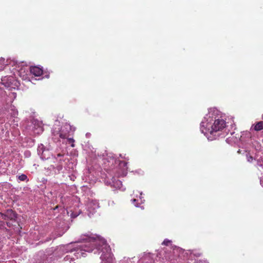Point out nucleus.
Here are the masks:
<instances>
[{"instance_id":"nucleus-1","label":"nucleus","mask_w":263,"mask_h":263,"mask_svg":"<svg viewBox=\"0 0 263 263\" xmlns=\"http://www.w3.org/2000/svg\"><path fill=\"white\" fill-rule=\"evenodd\" d=\"M85 239L88 241L87 244L81 246L84 251L91 252L95 249L94 246H96L97 251L102 253L100 258L104 263L113 262L114 255L111 252L110 246L105 239L99 236L95 237L86 236Z\"/></svg>"},{"instance_id":"nucleus-2","label":"nucleus","mask_w":263,"mask_h":263,"mask_svg":"<svg viewBox=\"0 0 263 263\" xmlns=\"http://www.w3.org/2000/svg\"><path fill=\"white\" fill-rule=\"evenodd\" d=\"M226 127V121L223 119H218L213 124L202 121L200 124V130L204 135H215L217 132L222 130Z\"/></svg>"},{"instance_id":"nucleus-3","label":"nucleus","mask_w":263,"mask_h":263,"mask_svg":"<svg viewBox=\"0 0 263 263\" xmlns=\"http://www.w3.org/2000/svg\"><path fill=\"white\" fill-rule=\"evenodd\" d=\"M75 131V127L71 126L69 123H65L64 126V129L59 133V137L62 139H65L68 137V134L71 132L73 133Z\"/></svg>"},{"instance_id":"nucleus-4","label":"nucleus","mask_w":263,"mask_h":263,"mask_svg":"<svg viewBox=\"0 0 263 263\" xmlns=\"http://www.w3.org/2000/svg\"><path fill=\"white\" fill-rule=\"evenodd\" d=\"M2 218L4 220L10 219V220H15L16 218V214L12 210H8L6 214L0 213Z\"/></svg>"},{"instance_id":"nucleus-5","label":"nucleus","mask_w":263,"mask_h":263,"mask_svg":"<svg viewBox=\"0 0 263 263\" xmlns=\"http://www.w3.org/2000/svg\"><path fill=\"white\" fill-rule=\"evenodd\" d=\"M30 71L31 74L36 77L41 76L43 73V69L37 66L30 67Z\"/></svg>"},{"instance_id":"nucleus-6","label":"nucleus","mask_w":263,"mask_h":263,"mask_svg":"<svg viewBox=\"0 0 263 263\" xmlns=\"http://www.w3.org/2000/svg\"><path fill=\"white\" fill-rule=\"evenodd\" d=\"M254 129L257 132L263 129V121H260L255 124L254 126Z\"/></svg>"},{"instance_id":"nucleus-7","label":"nucleus","mask_w":263,"mask_h":263,"mask_svg":"<svg viewBox=\"0 0 263 263\" xmlns=\"http://www.w3.org/2000/svg\"><path fill=\"white\" fill-rule=\"evenodd\" d=\"M67 141L68 142V143L69 144H71V146L72 147H74V140L72 138H67Z\"/></svg>"},{"instance_id":"nucleus-8","label":"nucleus","mask_w":263,"mask_h":263,"mask_svg":"<svg viewBox=\"0 0 263 263\" xmlns=\"http://www.w3.org/2000/svg\"><path fill=\"white\" fill-rule=\"evenodd\" d=\"M18 179L21 181H25L27 179V176L25 174H22L18 176Z\"/></svg>"},{"instance_id":"nucleus-9","label":"nucleus","mask_w":263,"mask_h":263,"mask_svg":"<svg viewBox=\"0 0 263 263\" xmlns=\"http://www.w3.org/2000/svg\"><path fill=\"white\" fill-rule=\"evenodd\" d=\"M171 243V241H170L168 239H165L162 243V245H165V246H168Z\"/></svg>"},{"instance_id":"nucleus-10","label":"nucleus","mask_w":263,"mask_h":263,"mask_svg":"<svg viewBox=\"0 0 263 263\" xmlns=\"http://www.w3.org/2000/svg\"><path fill=\"white\" fill-rule=\"evenodd\" d=\"M253 160V157L250 156L248 157V161L249 162H251Z\"/></svg>"},{"instance_id":"nucleus-11","label":"nucleus","mask_w":263,"mask_h":263,"mask_svg":"<svg viewBox=\"0 0 263 263\" xmlns=\"http://www.w3.org/2000/svg\"><path fill=\"white\" fill-rule=\"evenodd\" d=\"M126 173H126V171H124V172H122V174H121V175H118V176H119H119H125V175L126 174Z\"/></svg>"},{"instance_id":"nucleus-12","label":"nucleus","mask_w":263,"mask_h":263,"mask_svg":"<svg viewBox=\"0 0 263 263\" xmlns=\"http://www.w3.org/2000/svg\"><path fill=\"white\" fill-rule=\"evenodd\" d=\"M62 169V166L61 165H60V166H58V170L59 171H60V170H61Z\"/></svg>"},{"instance_id":"nucleus-13","label":"nucleus","mask_w":263,"mask_h":263,"mask_svg":"<svg viewBox=\"0 0 263 263\" xmlns=\"http://www.w3.org/2000/svg\"><path fill=\"white\" fill-rule=\"evenodd\" d=\"M7 222V226H8L9 227H10L11 226V224H10V222Z\"/></svg>"},{"instance_id":"nucleus-14","label":"nucleus","mask_w":263,"mask_h":263,"mask_svg":"<svg viewBox=\"0 0 263 263\" xmlns=\"http://www.w3.org/2000/svg\"><path fill=\"white\" fill-rule=\"evenodd\" d=\"M136 201H137V200H136V199H133V200H132V202H133V203H135V202H136Z\"/></svg>"},{"instance_id":"nucleus-15","label":"nucleus","mask_w":263,"mask_h":263,"mask_svg":"<svg viewBox=\"0 0 263 263\" xmlns=\"http://www.w3.org/2000/svg\"><path fill=\"white\" fill-rule=\"evenodd\" d=\"M57 156H58V157H61V156H63V155H62V154H58L57 155Z\"/></svg>"},{"instance_id":"nucleus-16","label":"nucleus","mask_w":263,"mask_h":263,"mask_svg":"<svg viewBox=\"0 0 263 263\" xmlns=\"http://www.w3.org/2000/svg\"><path fill=\"white\" fill-rule=\"evenodd\" d=\"M44 152V151H42V157H44V155H43Z\"/></svg>"},{"instance_id":"nucleus-17","label":"nucleus","mask_w":263,"mask_h":263,"mask_svg":"<svg viewBox=\"0 0 263 263\" xmlns=\"http://www.w3.org/2000/svg\"><path fill=\"white\" fill-rule=\"evenodd\" d=\"M70 263H75V262H73V261H72V262H71Z\"/></svg>"}]
</instances>
